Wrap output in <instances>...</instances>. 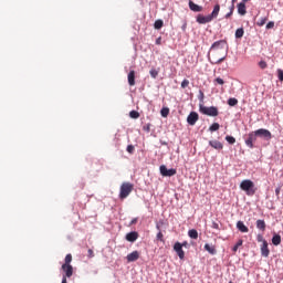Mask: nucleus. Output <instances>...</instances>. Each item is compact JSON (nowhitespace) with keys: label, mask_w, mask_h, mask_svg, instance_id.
I'll return each mask as SVG.
<instances>
[{"label":"nucleus","mask_w":283,"mask_h":283,"mask_svg":"<svg viewBox=\"0 0 283 283\" xmlns=\"http://www.w3.org/2000/svg\"><path fill=\"white\" fill-rule=\"evenodd\" d=\"M229 54V44L226 40L214 42L210 48L209 61L212 65H220Z\"/></svg>","instance_id":"obj_1"},{"label":"nucleus","mask_w":283,"mask_h":283,"mask_svg":"<svg viewBox=\"0 0 283 283\" xmlns=\"http://www.w3.org/2000/svg\"><path fill=\"white\" fill-rule=\"evenodd\" d=\"M240 189L245 191L247 196H255V184L251 181V179H245L241 181Z\"/></svg>","instance_id":"obj_2"},{"label":"nucleus","mask_w":283,"mask_h":283,"mask_svg":"<svg viewBox=\"0 0 283 283\" xmlns=\"http://www.w3.org/2000/svg\"><path fill=\"white\" fill-rule=\"evenodd\" d=\"M199 112L205 116H212V117H216L220 114V112L218 111V107L216 106L208 107L202 104L199 105Z\"/></svg>","instance_id":"obj_3"},{"label":"nucleus","mask_w":283,"mask_h":283,"mask_svg":"<svg viewBox=\"0 0 283 283\" xmlns=\"http://www.w3.org/2000/svg\"><path fill=\"white\" fill-rule=\"evenodd\" d=\"M134 191V185L129 182H124L120 186V191H119V198L120 200H125Z\"/></svg>","instance_id":"obj_4"},{"label":"nucleus","mask_w":283,"mask_h":283,"mask_svg":"<svg viewBox=\"0 0 283 283\" xmlns=\"http://www.w3.org/2000/svg\"><path fill=\"white\" fill-rule=\"evenodd\" d=\"M159 171H160L161 176H165L168 178H171V176H176V174L178 172L175 168L167 169V166H165V165H161L159 167Z\"/></svg>","instance_id":"obj_5"},{"label":"nucleus","mask_w":283,"mask_h":283,"mask_svg":"<svg viewBox=\"0 0 283 283\" xmlns=\"http://www.w3.org/2000/svg\"><path fill=\"white\" fill-rule=\"evenodd\" d=\"M255 140H258V135L255 134V130L249 133L248 138L245 139L247 147H249L250 149H253V147H255L253 145V143H255Z\"/></svg>","instance_id":"obj_6"},{"label":"nucleus","mask_w":283,"mask_h":283,"mask_svg":"<svg viewBox=\"0 0 283 283\" xmlns=\"http://www.w3.org/2000/svg\"><path fill=\"white\" fill-rule=\"evenodd\" d=\"M254 133L260 138H265V140H271L272 138L271 133L269 132V129H265V128H260L258 130H254Z\"/></svg>","instance_id":"obj_7"},{"label":"nucleus","mask_w":283,"mask_h":283,"mask_svg":"<svg viewBox=\"0 0 283 283\" xmlns=\"http://www.w3.org/2000/svg\"><path fill=\"white\" fill-rule=\"evenodd\" d=\"M174 251L177 253L178 258L185 260V250H182V244L180 242H176L174 244Z\"/></svg>","instance_id":"obj_8"},{"label":"nucleus","mask_w":283,"mask_h":283,"mask_svg":"<svg viewBox=\"0 0 283 283\" xmlns=\"http://www.w3.org/2000/svg\"><path fill=\"white\" fill-rule=\"evenodd\" d=\"M213 21V18H211V15H202L199 14L197 17V23H200L201 25H205L206 23H211Z\"/></svg>","instance_id":"obj_9"},{"label":"nucleus","mask_w":283,"mask_h":283,"mask_svg":"<svg viewBox=\"0 0 283 283\" xmlns=\"http://www.w3.org/2000/svg\"><path fill=\"white\" fill-rule=\"evenodd\" d=\"M198 118H199L198 113L191 112V113L188 115V117H187V123H188V125H191V126L196 125V123H198Z\"/></svg>","instance_id":"obj_10"},{"label":"nucleus","mask_w":283,"mask_h":283,"mask_svg":"<svg viewBox=\"0 0 283 283\" xmlns=\"http://www.w3.org/2000/svg\"><path fill=\"white\" fill-rule=\"evenodd\" d=\"M62 271L64 272L63 277H72L74 275V268L72 265H62Z\"/></svg>","instance_id":"obj_11"},{"label":"nucleus","mask_w":283,"mask_h":283,"mask_svg":"<svg viewBox=\"0 0 283 283\" xmlns=\"http://www.w3.org/2000/svg\"><path fill=\"white\" fill-rule=\"evenodd\" d=\"M140 259V252L138 251H133L132 253L127 254L126 260L127 262H136L137 260Z\"/></svg>","instance_id":"obj_12"},{"label":"nucleus","mask_w":283,"mask_h":283,"mask_svg":"<svg viewBox=\"0 0 283 283\" xmlns=\"http://www.w3.org/2000/svg\"><path fill=\"white\" fill-rule=\"evenodd\" d=\"M271 253V251L269 250V242L263 241L262 245H261V254L263 258H269V254Z\"/></svg>","instance_id":"obj_13"},{"label":"nucleus","mask_w":283,"mask_h":283,"mask_svg":"<svg viewBox=\"0 0 283 283\" xmlns=\"http://www.w3.org/2000/svg\"><path fill=\"white\" fill-rule=\"evenodd\" d=\"M209 145L212 147V149H217V151H220L224 148V145H222V143L219 140H210Z\"/></svg>","instance_id":"obj_14"},{"label":"nucleus","mask_w":283,"mask_h":283,"mask_svg":"<svg viewBox=\"0 0 283 283\" xmlns=\"http://www.w3.org/2000/svg\"><path fill=\"white\" fill-rule=\"evenodd\" d=\"M128 85H130V87H134V85H136V71H130L128 73Z\"/></svg>","instance_id":"obj_15"},{"label":"nucleus","mask_w":283,"mask_h":283,"mask_svg":"<svg viewBox=\"0 0 283 283\" xmlns=\"http://www.w3.org/2000/svg\"><path fill=\"white\" fill-rule=\"evenodd\" d=\"M127 242H136L138 240V232L133 231L126 234Z\"/></svg>","instance_id":"obj_16"},{"label":"nucleus","mask_w":283,"mask_h":283,"mask_svg":"<svg viewBox=\"0 0 283 283\" xmlns=\"http://www.w3.org/2000/svg\"><path fill=\"white\" fill-rule=\"evenodd\" d=\"M189 8L192 12H202V7L196 4L193 1H189Z\"/></svg>","instance_id":"obj_17"},{"label":"nucleus","mask_w":283,"mask_h":283,"mask_svg":"<svg viewBox=\"0 0 283 283\" xmlns=\"http://www.w3.org/2000/svg\"><path fill=\"white\" fill-rule=\"evenodd\" d=\"M237 229H239L241 233H249V228L242 221L237 222Z\"/></svg>","instance_id":"obj_18"},{"label":"nucleus","mask_w":283,"mask_h":283,"mask_svg":"<svg viewBox=\"0 0 283 283\" xmlns=\"http://www.w3.org/2000/svg\"><path fill=\"white\" fill-rule=\"evenodd\" d=\"M238 12L241 14V17H244L247 14V4L244 2H240L238 4Z\"/></svg>","instance_id":"obj_19"},{"label":"nucleus","mask_w":283,"mask_h":283,"mask_svg":"<svg viewBox=\"0 0 283 283\" xmlns=\"http://www.w3.org/2000/svg\"><path fill=\"white\" fill-rule=\"evenodd\" d=\"M256 229L260 231H266V222L262 219L256 220Z\"/></svg>","instance_id":"obj_20"},{"label":"nucleus","mask_w":283,"mask_h":283,"mask_svg":"<svg viewBox=\"0 0 283 283\" xmlns=\"http://www.w3.org/2000/svg\"><path fill=\"white\" fill-rule=\"evenodd\" d=\"M205 251H208V253H210V255H216V253H217L216 245H211L209 243L205 244Z\"/></svg>","instance_id":"obj_21"},{"label":"nucleus","mask_w":283,"mask_h":283,"mask_svg":"<svg viewBox=\"0 0 283 283\" xmlns=\"http://www.w3.org/2000/svg\"><path fill=\"white\" fill-rule=\"evenodd\" d=\"M218 14H220V4H216L210 17L211 19H218Z\"/></svg>","instance_id":"obj_22"},{"label":"nucleus","mask_w":283,"mask_h":283,"mask_svg":"<svg viewBox=\"0 0 283 283\" xmlns=\"http://www.w3.org/2000/svg\"><path fill=\"white\" fill-rule=\"evenodd\" d=\"M272 244H274V247L282 244V237L280 234H274L272 238Z\"/></svg>","instance_id":"obj_23"},{"label":"nucleus","mask_w":283,"mask_h":283,"mask_svg":"<svg viewBox=\"0 0 283 283\" xmlns=\"http://www.w3.org/2000/svg\"><path fill=\"white\" fill-rule=\"evenodd\" d=\"M188 235H189V238H191V240H198V230H196V229L189 230Z\"/></svg>","instance_id":"obj_24"},{"label":"nucleus","mask_w":283,"mask_h":283,"mask_svg":"<svg viewBox=\"0 0 283 283\" xmlns=\"http://www.w3.org/2000/svg\"><path fill=\"white\" fill-rule=\"evenodd\" d=\"M242 36H244V29L243 28L237 29L235 39H242Z\"/></svg>","instance_id":"obj_25"},{"label":"nucleus","mask_w":283,"mask_h":283,"mask_svg":"<svg viewBox=\"0 0 283 283\" xmlns=\"http://www.w3.org/2000/svg\"><path fill=\"white\" fill-rule=\"evenodd\" d=\"M163 25H165V22H163V20H156L154 23L155 30H160Z\"/></svg>","instance_id":"obj_26"},{"label":"nucleus","mask_w":283,"mask_h":283,"mask_svg":"<svg viewBox=\"0 0 283 283\" xmlns=\"http://www.w3.org/2000/svg\"><path fill=\"white\" fill-rule=\"evenodd\" d=\"M228 105H230V107H235V105H238V98H235V97L229 98Z\"/></svg>","instance_id":"obj_27"},{"label":"nucleus","mask_w":283,"mask_h":283,"mask_svg":"<svg viewBox=\"0 0 283 283\" xmlns=\"http://www.w3.org/2000/svg\"><path fill=\"white\" fill-rule=\"evenodd\" d=\"M160 114L163 118H167V116H169V108L168 107L161 108Z\"/></svg>","instance_id":"obj_28"},{"label":"nucleus","mask_w":283,"mask_h":283,"mask_svg":"<svg viewBox=\"0 0 283 283\" xmlns=\"http://www.w3.org/2000/svg\"><path fill=\"white\" fill-rule=\"evenodd\" d=\"M129 116L134 119H137L140 118V113H138L137 111H130Z\"/></svg>","instance_id":"obj_29"},{"label":"nucleus","mask_w":283,"mask_h":283,"mask_svg":"<svg viewBox=\"0 0 283 283\" xmlns=\"http://www.w3.org/2000/svg\"><path fill=\"white\" fill-rule=\"evenodd\" d=\"M149 74H150L151 78H158L159 72H158V70H156V69H151V70L149 71Z\"/></svg>","instance_id":"obj_30"},{"label":"nucleus","mask_w":283,"mask_h":283,"mask_svg":"<svg viewBox=\"0 0 283 283\" xmlns=\"http://www.w3.org/2000/svg\"><path fill=\"white\" fill-rule=\"evenodd\" d=\"M218 129H220V124H218V123H213V124L209 127V130H210V132H218Z\"/></svg>","instance_id":"obj_31"},{"label":"nucleus","mask_w":283,"mask_h":283,"mask_svg":"<svg viewBox=\"0 0 283 283\" xmlns=\"http://www.w3.org/2000/svg\"><path fill=\"white\" fill-rule=\"evenodd\" d=\"M226 140L229 143V145H235V137L233 136H226Z\"/></svg>","instance_id":"obj_32"},{"label":"nucleus","mask_w":283,"mask_h":283,"mask_svg":"<svg viewBox=\"0 0 283 283\" xmlns=\"http://www.w3.org/2000/svg\"><path fill=\"white\" fill-rule=\"evenodd\" d=\"M242 244H243V241H242V240H239V241L237 242V244L232 248L233 253H237V252H238V249H240V247H242Z\"/></svg>","instance_id":"obj_33"},{"label":"nucleus","mask_w":283,"mask_h":283,"mask_svg":"<svg viewBox=\"0 0 283 283\" xmlns=\"http://www.w3.org/2000/svg\"><path fill=\"white\" fill-rule=\"evenodd\" d=\"M72 263V254H66L63 265H71Z\"/></svg>","instance_id":"obj_34"},{"label":"nucleus","mask_w":283,"mask_h":283,"mask_svg":"<svg viewBox=\"0 0 283 283\" xmlns=\"http://www.w3.org/2000/svg\"><path fill=\"white\" fill-rule=\"evenodd\" d=\"M259 67H261V70H266V67H268L266 62L265 61H260L259 62Z\"/></svg>","instance_id":"obj_35"},{"label":"nucleus","mask_w":283,"mask_h":283,"mask_svg":"<svg viewBox=\"0 0 283 283\" xmlns=\"http://www.w3.org/2000/svg\"><path fill=\"white\" fill-rule=\"evenodd\" d=\"M277 77H279V81L283 82V70L282 69L277 70Z\"/></svg>","instance_id":"obj_36"},{"label":"nucleus","mask_w":283,"mask_h":283,"mask_svg":"<svg viewBox=\"0 0 283 283\" xmlns=\"http://www.w3.org/2000/svg\"><path fill=\"white\" fill-rule=\"evenodd\" d=\"M181 87H182V90L189 87V80H184V81L181 82Z\"/></svg>","instance_id":"obj_37"},{"label":"nucleus","mask_w":283,"mask_h":283,"mask_svg":"<svg viewBox=\"0 0 283 283\" xmlns=\"http://www.w3.org/2000/svg\"><path fill=\"white\" fill-rule=\"evenodd\" d=\"M164 238H165V235L163 234V232L159 231V232L157 233V240H159L160 242H165V239H164Z\"/></svg>","instance_id":"obj_38"},{"label":"nucleus","mask_w":283,"mask_h":283,"mask_svg":"<svg viewBox=\"0 0 283 283\" xmlns=\"http://www.w3.org/2000/svg\"><path fill=\"white\" fill-rule=\"evenodd\" d=\"M214 83H217L218 85H224V80H222V77H217L214 80Z\"/></svg>","instance_id":"obj_39"},{"label":"nucleus","mask_w":283,"mask_h":283,"mask_svg":"<svg viewBox=\"0 0 283 283\" xmlns=\"http://www.w3.org/2000/svg\"><path fill=\"white\" fill-rule=\"evenodd\" d=\"M199 101L200 103H205V92L199 91Z\"/></svg>","instance_id":"obj_40"},{"label":"nucleus","mask_w":283,"mask_h":283,"mask_svg":"<svg viewBox=\"0 0 283 283\" xmlns=\"http://www.w3.org/2000/svg\"><path fill=\"white\" fill-rule=\"evenodd\" d=\"M134 145H128L127 148H126V151H128V154H134Z\"/></svg>","instance_id":"obj_41"},{"label":"nucleus","mask_w":283,"mask_h":283,"mask_svg":"<svg viewBox=\"0 0 283 283\" xmlns=\"http://www.w3.org/2000/svg\"><path fill=\"white\" fill-rule=\"evenodd\" d=\"M256 240H258V242H262V244H264V242H266V240H264V237L262 234H258Z\"/></svg>","instance_id":"obj_42"},{"label":"nucleus","mask_w":283,"mask_h":283,"mask_svg":"<svg viewBox=\"0 0 283 283\" xmlns=\"http://www.w3.org/2000/svg\"><path fill=\"white\" fill-rule=\"evenodd\" d=\"M272 28H275V22H269V23L266 24V29H268V30H271Z\"/></svg>","instance_id":"obj_43"},{"label":"nucleus","mask_w":283,"mask_h":283,"mask_svg":"<svg viewBox=\"0 0 283 283\" xmlns=\"http://www.w3.org/2000/svg\"><path fill=\"white\" fill-rule=\"evenodd\" d=\"M87 253H88L87 258H90V259L94 258V250L88 249Z\"/></svg>","instance_id":"obj_44"},{"label":"nucleus","mask_w":283,"mask_h":283,"mask_svg":"<svg viewBox=\"0 0 283 283\" xmlns=\"http://www.w3.org/2000/svg\"><path fill=\"white\" fill-rule=\"evenodd\" d=\"M212 229L220 230V224H218V222L213 221L212 222Z\"/></svg>","instance_id":"obj_45"},{"label":"nucleus","mask_w":283,"mask_h":283,"mask_svg":"<svg viewBox=\"0 0 283 283\" xmlns=\"http://www.w3.org/2000/svg\"><path fill=\"white\" fill-rule=\"evenodd\" d=\"M264 23H266V18L261 19V20L258 22V25L262 27V25H264Z\"/></svg>","instance_id":"obj_46"},{"label":"nucleus","mask_w":283,"mask_h":283,"mask_svg":"<svg viewBox=\"0 0 283 283\" xmlns=\"http://www.w3.org/2000/svg\"><path fill=\"white\" fill-rule=\"evenodd\" d=\"M138 222V218H134L132 221H130V227L136 224Z\"/></svg>","instance_id":"obj_47"},{"label":"nucleus","mask_w":283,"mask_h":283,"mask_svg":"<svg viewBox=\"0 0 283 283\" xmlns=\"http://www.w3.org/2000/svg\"><path fill=\"white\" fill-rule=\"evenodd\" d=\"M143 129H144V132H150L149 125L144 126Z\"/></svg>","instance_id":"obj_48"},{"label":"nucleus","mask_w":283,"mask_h":283,"mask_svg":"<svg viewBox=\"0 0 283 283\" xmlns=\"http://www.w3.org/2000/svg\"><path fill=\"white\" fill-rule=\"evenodd\" d=\"M280 191H282V188H281V187H277V188L275 189L276 196H280Z\"/></svg>","instance_id":"obj_49"},{"label":"nucleus","mask_w":283,"mask_h":283,"mask_svg":"<svg viewBox=\"0 0 283 283\" xmlns=\"http://www.w3.org/2000/svg\"><path fill=\"white\" fill-rule=\"evenodd\" d=\"M180 244H181V249H182V247L187 248L189 243H188L187 241H184V242L180 243Z\"/></svg>","instance_id":"obj_50"},{"label":"nucleus","mask_w":283,"mask_h":283,"mask_svg":"<svg viewBox=\"0 0 283 283\" xmlns=\"http://www.w3.org/2000/svg\"><path fill=\"white\" fill-rule=\"evenodd\" d=\"M233 10H235V4H232V6L230 7V12L233 13Z\"/></svg>","instance_id":"obj_51"},{"label":"nucleus","mask_w":283,"mask_h":283,"mask_svg":"<svg viewBox=\"0 0 283 283\" xmlns=\"http://www.w3.org/2000/svg\"><path fill=\"white\" fill-rule=\"evenodd\" d=\"M231 14H233L232 11H230L229 13L226 14V19H229V17H231Z\"/></svg>","instance_id":"obj_52"},{"label":"nucleus","mask_w":283,"mask_h":283,"mask_svg":"<svg viewBox=\"0 0 283 283\" xmlns=\"http://www.w3.org/2000/svg\"><path fill=\"white\" fill-rule=\"evenodd\" d=\"M160 43H161V39L158 38V39L156 40V44H157V45H160Z\"/></svg>","instance_id":"obj_53"},{"label":"nucleus","mask_w":283,"mask_h":283,"mask_svg":"<svg viewBox=\"0 0 283 283\" xmlns=\"http://www.w3.org/2000/svg\"><path fill=\"white\" fill-rule=\"evenodd\" d=\"M235 1H238V0H232V4H233V6H234Z\"/></svg>","instance_id":"obj_54"},{"label":"nucleus","mask_w":283,"mask_h":283,"mask_svg":"<svg viewBox=\"0 0 283 283\" xmlns=\"http://www.w3.org/2000/svg\"><path fill=\"white\" fill-rule=\"evenodd\" d=\"M158 231H160V226H157Z\"/></svg>","instance_id":"obj_55"}]
</instances>
